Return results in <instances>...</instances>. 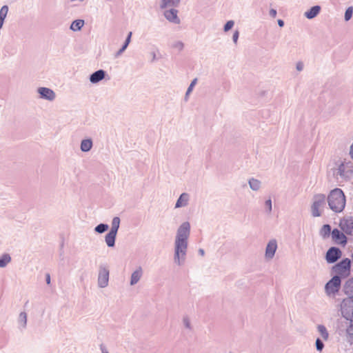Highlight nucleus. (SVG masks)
Here are the masks:
<instances>
[{
	"instance_id": "1",
	"label": "nucleus",
	"mask_w": 353,
	"mask_h": 353,
	"mask_svg": "<svg viewBox=\"0 0 353 353\" xmlns=\"http://www.w3.org/2000/svg\"><path fill=\"white\" fill-rule=\"evenodd\" d=\"M190 235V224L185 221L178 228L174 243V262L179 266L185 263Z\"/></svg>"
},
{
	"instance_id": "2",
	"label": "nucleus",
	"mask_w": 353,
	"mask_h": 353,
	"mask_svg": "<svg viewBox=\"0 0 353 353\" xmlns=\"http://www.w3.org/2000/svg\"><path fill=\"white\" fill-rule=\"evenodd\" d=\"M329 208L335 213L343 211L346 205V197L343 191L336 188L332 190L326 196Z\"/></svg>"
},
{
	"instance_id": "3",
	"label": "nucleus",
	"mask_w": 353,
	"mask_h": 353,
	"mask_svg": "<svg viewBox=\"0 0 353 353\" xmlns=\"http://www.w3.org/2000/svg\"><path fill=\"white\" fill-rule=\"evenodd\" d=\"M333 175L341 181H349L353 177V163L345 159L339 160L333 168Z\"/></svg>"
},
{
	"instance_id": "4",
	"label": "nucleus",
	"mask_w": 353,
	"mask_h": 353,
	"mask_svg": "<svg viewBox=\"0 0 353 353\" xmlns=\"http://www.w3.org/2000/svg\"><path fill=\"white\" fill-rule=\"evenodd\" d=\"M326 201V196L324 194L319 193L313 196L310 209L313 217H319L322 215Z\"/></svg>"
},
{
	"instance_id": "5",
	"label": "nucleus",
	"mask_w": 353,
	"mask_h": 353,
	"mask_svg": "<svg viewBox=\"0 0 353 353\" xmlns=\"http://www.w3.org/2000/svg\"><path fill=\"white\" fill-rule=\"evenodd\" d=\"M341 285V277L338 275H335L325 284V293L329 296H334L339 292Z\"/></svg>"
},
{
	"instance_id": "6",
	"label": "nucleus",
	"mask_w": 353,
	"mask_h": 353,
	"mask_svg": "<svg viewBox=\"0 0 353 353\" xmlns=\"http://www.w3.org/2000/svg\"><path fill=\"white\" fill-rule=\"evenodd\" d=\"M350 266L351 260L346 258L333 266L332 270L340 277H345L350 274Z\"/></svg>"
},
{
	"instance_id": "7",
	"label": "nucleus",
	"mask_w": 353,
	"mask_h": 353,
	"mask_svg": "<svg viewBox=\"0 0 353 353\" xmlns=\"http://www.w3.org/2000/svg\"><path fill=\"white\" fill-rule=\"evenodd\" d=\"M110 270L106 265L101 264L99 267V273L97 278L98 286L101 288H104L108 285L109 283Z\"/></svg>"
},
{
	"instance_id": "8",
	"label": "nucleus",
	"mask_w": 353,
	"mask_h": 353,
	"mask_svg": "<svg viewBox=\"0 0 353 353\" xmlns=\"http://www.w3.org/2000/svg\"><path fill=\"white\" fill-rule=\"evenodd\" d=\"M342 316L353 322V299H343L341 304Z\"/></svg>"
},
{
	"instance_id": "9",
	"label": "nucleus",
	"mask_w": 353,
	"mask_h": 353,
	"mask_svg": "<svg viewBox=\"0 0 353 353\" xmlns=\"http://www.w3.org/2000/svg\"><path fill=\"white\" fill-rule=\"evenodd\" d=\"M339 226L342 231L348 235H353V217L347 216L340 221Z\"/></svg>"
},
{
	"instance_id": "10",
	"label": "nucleus",
	"mask_w": 353,
	"mask_h": 353,
	"mask_svg": "<svg viewBox=\"0 0 353 353\" xmlns=\"http://www.w3.org/2000/svg\"><path fill=\"white\" fill-rule=\"evenodd\" d=\"M341 250L336 247L330 248L326 252L325 259L328 263H334L341 256Z\"/></svg>"
},
{
	"instance_id": "11",
	"label": "nucleus",
	"mask_w": 353,
	"mask_h": 353,
	"mask_svg": "<svg viewBox=\"0 0 353 353\" xmlns=\"http://www.w3.org/2000/svg\"><path fill=\"white\" fill-rule=\"evenodd\" d=\"M37 92L39 94L41 99L50 101H54L56 97L55 92L48 88L40 87L37 89Z\"/></svg>"
},
{
	"instance_id": "12",
	"label": "nucleus",
	"mask_w": 353,
	"mask_h": 353,
	"mask_svg": "<svg viewBox=\"0 0 353 353\" xmlns=\"http://www.w3.org/2000/svg\"><path fill=\"white\" fill-rule=\"evenodd\" d=\"M277 250V241L276 239H271L265 248V257L268 260L273 259Z\"/></svg>"
},
{
	"instance_id": "13",
	"label": "nucleus",
	"mask_w": 353,
	"mask_h": 353,
	"mask_svg": "<svg viewBox=\"0 0 353 353\" xmlns=\"http://www.w3.org/2000/svg\"><path fill=\"white\" fill-rule=\"evenodd\" d=\"M178 11L174 8L165 10L163 15L165 18L171 23L179 24L180 19L177 15Z\"/></svg>"
},
{
	"instance_id": "14",
	"label": "nucleus",
	"mask_w": 353,
	"mask_h": 353,
	"mask_svg": "<svg viewBox=\"0 0 353 353\" xmlns=\"http://www.w3.org/2000/svg\"><path fill=\"white\" fill-rule=\"evenodd\" d=\"M332 239L339 244L345 245L347 243V238L343 232L338 229H334L332 232Z\"/></svg>"
},
{
	"instance_id": "15",
	"label": "nucleus",
	"mask_w": 353,
	"mask_h": 353,
	"mask_svg": "<svg viewBox=\"0 0 353 353\" xmlns=\"http://www.w3.org/2000/svg\"><path fill=\"white\" fill-rule=\"evenodd\" d=\"M105 71L103 70H98L90 74V81L92 83H97L101 80H103L105 77Z\"/></svg>"
},
{
	"instance_id": "16",
	"label": "nucleus",
	"mask_w": 353,
	"mask_h": 353,
	"mask_svg": "<svg viewBox=\"0 0 353 353\" xmlns=\"http://www.w3.org/2000/svg\"><path fill=\"white\" fill-rule=\"evenodd\" d=\"M343 290L348 296L347 299H353V277L346 281L343 286Z\"/></svg>"
},
{
	"instance_id": "17",
	"label": "nucleus",
	"mask_w": 353,
	"mask_h": 353,
	"mask_svg": "<svg viewBox=\"0 0 353 353\" xmlns=\"http://www.w3.org/2000/svg\"><path fill=\"white\" fill-rule=\"evenodd\" d=\"M143 276V269L141 266L138 267L131 274L130 285H136L141 279Z\"/></svg>"
},
{
	"instance_id": "18",
	"label": "nucleus",
	"mask_w": 353,
	"mask_h": 353,
	"mask_svg": "<svg viewBox=\"0 0 353 353\" xmlns=\"http://www.w3.org/2000/svg\"><path fill=\"white\" fill-rule=\"evenodd\" d=\"M189 199L190 195L188 193H182L179 196V199L176 202L175 208H179L187 206L188 204Z\"/></svg>"
},
{
	"instance_id": "19",
	"label": "nucleus",
	"mask_w": 353,
	"mask_h": 353,
	"mask_svg": "<svg viewBox=\"0 0 353 353\" xmlns=\"http://www.w3.org/2000/svg\"><path fill=\"white\" fill-rule=\"evenodd\" d=\"M117 233L109 231L105 236V242L108 247L112 248L115 245V241Z\"/></svg>"
},
{
	"instance_id": "20",
	"label": "nucleus",
	"mask_w": 353,
	"mask_h": 353,
	"mask_svg": "<svg viewBox=\"0 0 353 353\" xmlns=\"http://www.w3.org/2000/svg\"><path fill=\"white\" fill-rule=\"evenodd\" d=\"M321 7L319 6H312L309 10L305 12V17L308 19H312L316 17L320 12Z\"/></svg>"
},
{
	"instance_id": "21",
	"label": "nucleus",
	"mask_w": 353,
	"mask_h": 353,
	"mask_svg": "<svg viewBox=\"0 0 353 353\" xmlns=\"http://www.w3.org/2000/svg\"><path fill=\"white\" fill-rule=\"evenodd\" d=\"M181 0H161L160 8L165 9L168 7H178Z\"/></svg>"
},
{
	"instance_id": "22",
	"label": "nucleus",
	"mask_w": 353,
	"mask_h": 353,
	"mask_svg": "<svg viewBox=\"0 0 353 353\" xmlns=\"http://www.w3.org/2000/svg\"><path fill=\"white\" fill-rule=\"evenodd\" d=\"M93 146V143L91 139H83L81 142L80 149L82 152H89Z\"/></svg>"
},
{
	"instance_id": "23",
	"label": "nucleus",
	"mask_w": 353,
	"mask_h": 353,
	"mask_svg": "<svg viewBox=\"0 0 353 353\" xmlns=\"http://www.w3.org/2000/svg\"><path fill=\"white\" fill-rule=\"evenodd\" d=\"M17 322L20 330H23L27 325V314L25 312H21L18 317Z\"/></svg>"
},
{
	"instance_id": "24",
	"label": "nucleus",
	"mask_w": 353,
	"mask_h": 353,
	"mask_svg": "<svg viewBox=\"0 0 353 353\" xmlns=\"http://www.w3.org/2000/svg\"><path fill=\"white\" fill-rule=\"evenodd\" d=\"M132 32H129V33L128 34V36L125 39V41L124 42V43L123 44L122 47L117 52L116 54H115V57H119L120 55L122 54V53L125 50V49L128 48L129 43H130V41H131V37H132Z\"/></svg>"
},
{
	"instance_id": "25",
	"label": "nucleus",
	"mask_w": 353,
	"mask_h": 353,
	"mask_svg": "<svg viewBox=\"0 0 353 353\" xmlns=\"http://www.w3.org/2000/svg\"><path fill=\"white\" fill-rule=\"evenodd\" d=\"M248 184L251 190L258 191L261 188V181L254 178H250L248 180Z\"/></svg>"
},
{
	"instance_id": "26",
	"label": "nucleus",
	"mask_w": 353,
	"mask_h": 353,
	"mask_svg": "<svg viewBox=\"0 0 353 353\" xmlns=\"http://www.w3.org/2000/svg\"><path fill=\"white\" fill-rule=\"evenodd\" d=\"M8 6L5 5L3 6L0 9V29L2 28L5 19L7 17L8 12Z\"/></svg>"
},
{
	"instance_id": "27",
	"label": "nucleus",
	"mask_w": 353,
	"mask_h": 353,
	"mask_svg": "<svg viewBox=\"0 0 353 353\" xmlns=\"http://www.w3.org/2000/svg\"><path fill=\"white\" fill-rule=\"evenodd\" d=\"M83 26H84L83 20L77 19V20H74V21H72V23L70 26V29L74 32L79 31Z\"/></svg>"
},
{
	"instance_id": "28",
	"label": "nucleus",
	"mask_w": 353,
	"mask_h": 353,
	"mask_svg": "<svg viewBox=\"0 0 353 353\" xmlns=\"http://www.w3.org/2000/svg\"><path fill=\"white\" fill-rule=\"evenodd\" d=\"M11 256L9 254L5 253L0 256V268H5L11 262Z\"/></svg>"
},
{
	"instance_id": "29",
	"label": "nucleus",
	"mask_w": 353,
	"mask_h": 353,
	"mask_svg": "<svg viewBox=\"0 0 353 353\" xmlns=\"http://www.w3.org/2000/svg\"><path fill=\"white\" fill-rule=\"evenodd\" d=\"M317 330L318 332H319L321 336L322 337V339L324 340V341H327L328 339H329V333H328V331L327 330V328L325 327V325H319L317 326Z\"/></svg>"
},
{
	"instance_id": "30",
	"label": "nucleus",
	"mask_w": 353,
	"mask_h": 353,
	"mask_svg": "<svg viewBox=\"0 0 353 353\" xmlns=\"http://www.w3.org/2000/svg\"><path fill=\"white\" fill-rule=\"evenodd\" d=\"M121 219L118 216H115L112 220L111 228L110 231L117 233L120 226Z\"/></svg>"
},
{
	"instance_id": "31",
	"label": "nucleus",
	"mask_w": 353,
	"mask_h": 353,
	"mask_svg": "<svg viewBox=\"0 0 353 353\" xmlns=\"http://www.w3.org/2000/svg\"><path fill=\"white\" fill-rule=\"evenodd\" d=\"M108 228H109V226L108 224L100 223L94 228V230L96 233L103 234L105 232H106L108 230Z\"/></svg>"
},
{
	"instance_id": "32",
	"label": "nucleus",
	"mask_w": 353,
	"mask_h": 353,
	"mask_svg": "<svg viewBox=\"0 0 353 353\" xmlns=\"http://www.w3.org/2000/svg\"><path fill=\"white\" fill-rule=\"evenodd\" d=\"M331 232V227L330 225L328 224H325L324 225L321 230H320V234L323 236V237H325V236H327L330 235Z\"/></svg>"
},
{
	"instance_id": "33",
	"label": "nucleus",
	"mask_w": 353,
	"mask_h": 353,
	"mask_svg": "<svg viewBox=\"0 0 353 353\" xmlns=\"http://www.w3.org/2000/svg\"><path fill=\"white\" fill-rule=\"evenodd\" d=\"M197 82V79H194L192 82L190 83L189 87L188 88V90L186 91V93H185V100L187 101L188 100V96L189 94L192 92V90H193V88L194 87V85H196Z\"/></svg>"
},
{
	"instance_id": "34",
	"label": "nucleus",
	"mask_w": 353,
	"mask_h": 353,
	"mask_svg": "<svg viewBox=\"0 0 353 353\" xmlns=\"http://www.w3.org/2000/svg\"><path fill=\"white\" fill-rule=\"evenodd\" d=\"M265 212L268 214H270L272 211V203L271 199H268L265 202Z\"/></svg>"
},
{
	"instance_id": "35",
	"label": "nucleus",
	"mask_w": 353,
	"mask_h": 353,
	"mask_svg": "<svg viewBox=\"0 0 353 353\" xmlns=\"http://www.w3.org/2000/svg\"><path fill=\"white\" fill-rule=\"evenodd\" d=\"M353 14V8L349 7L346 9L345 12L344 19L345 21H348L352 17Z\"/></svg>"
},
{
	"instance_id": "36",
	"label": "nucleus",
	"mask_w": 353,
	"mask_h": 353,
	"mask_svg": "<svg viewBox=\"0 0 353 353\" xmlns=\"http://www.w3.org/2000/svg\"><path fill=\"white\" fill-rule=\"evenodd\" d=\"M183 325L184 327L189 330H192V325H191V323H190V318L187 316H184L183 318Z\"/></svg>"
},
{
	"instance_id": "37",
	"label": "nucleus",
	"mask_w": 353,
	"mask_h": 353,
	"mask_svg": "<svg viewBox=\"0 0 353 353\" xmlns=\"http://www.w3.org/2000/svg\"><path fill=\"white\" fill-rule=\"evenodd\" d=\"M234 25V21L233 20H230L226 22V23L223 26V30L224 32H228L230 30H231Z\"/></svg>"
},
{
	"instance_id": "38",
	"label": "nucleus",
	"mask_w": 353,
	"mask_h": 353,
	"mask_svg": "<svg viewBox=\"0 0 353 353\" xmlns=\"http://www.w3.org/2000/svg\"><path fill=\"white\" fill-rule=\"evenodd\" d=\"M316 348L318 351L321 352L324 347V343L320 339H316L315 342Z\"/></svg>"
},
{
	"instance_id": "39",
	"label": "nucleus",
	"mask_w": 353,
	"mask_h": 353,
	"mask_svg": "<svg viewBox=\"0 0 353 353\" xmlns=\"http://www.w3.org/2000/svg\"><path fill=\"white\" fill-rule=\"evenodd\" d=\"M347 334L350 336L351 339H353V322L350 321V325L347 327L346 330Z\"/></svg>"
},
{
	"instance_id": "40",
	"label": "nucleus",
	"mask_w": 353,
	"mask_h": 353,
	"mask_svg": "<svg viewBox=\"0 0 353 353\" xmlns=\"http://www.w3.org/2000/svg\"><path fill=\"white\" fill-rule=\"evenodd\" d=\"M239 30H236L234 34H233V36H232V40H233V42L236 44L237 43V41H238V39H239Z\"/></svg>"
},
{
	"instance_id": "41",
	"label": "nucleus",
	"mask_w": 353,
	"mask_h": 353,
	"mask_svg": "<svg viewBox=\"0 0 353 353\" xmlns=\"http://www.w3.org/2000/svg\"><path fill=\"white\" fill-rule=\"evenodd\" d=\"M173 47L179 50H181L183 48V43L181 41H177L173 45Z\"/></svg>"
},
{
	"instance_id": "42",
	"label": "nucleus",
	"mask_w": 353,
	"mask_h": 353,
	"mask_svg": "<svg viewBox=\"0 0 353 353\" xmlns=\"http://www.w3.org/2000/svg\"><path fill=\"white\" fill-rule=\"evenodd\" d=\"M303 67H304L303 63L301 61H299L296 64V69L299 72H301L303 70Z\"/></svg>"
},
{
	"instance_id": "43",
	"label": "nucleus",
	"mask_w": 353,
	"mask_h": 353,
	"mask_svg": "<svg viewBox=\"0 0 353 353\" xmlns=\"http://www.w3.org/2000/svg\"><path fill=\"white\" fill-rule=\"evenodd\" d=\"M277 12L275 9H270V16L272 18H275L276 16Z\"/></svg>"
},
{
	"instance_id": "44",
	"label": "nucleus",
	"mask_w": 353,
	"mask_h": 353,
	"mask_svg": "<svg viewBox=\"0 0 353 353\" xmlns=\"http://www.w3.org/2000/svg\"><path fill=\"white\" fill-rule=\"evenodd\" d=\"M100 350L102 353H109L107 348L105 347V346L103 344L100 345Z\"/></svg>"
},
{
	"instance_id": "45",
	"label": "nucleus",
	"mask_w": 353,
	"mask_h": 353,
	"mask_svg": "<svg viewBox=\"0 0 353 353\" xmlns=\"http://www.w3.org/2000/svg\"><path fill=\"white\" fill-rule=\"evenodd\" d=\"M46 281L47 284L50 283V275L48 273L46 274Z\"/></svg>"
},
{
	"instance_id": "46",
	"label": "nucleus",
	"mask_w": 353,
	"mask_h": 353,
	"mask_svg": "<svg viewBox=\"0 0 353 353\" xmlns=\"http://www.w3.org/2000/svg\"><path fill=\"white\" fill-rule=\"evenodd\" d=\"M198 252L202 256H203L205 255V251L202 248H199V250H198Z\"/></svg>"
},
{
	"instance_id": "47",
	"label": "nucleus",
	"mask_w": 353,
	"mask_h": 353,
	"mask_svg": "<svg viewBox=\"0 0 353 353\" xmlns=\"http://www.w3.org/2000/svg\"><path fill=\"white\" fill-rule=\"evenodd\" d=\"M278 25L279 27H283L284 26V21L282 19H279Z\"/></svg>"
}]
</instances>
